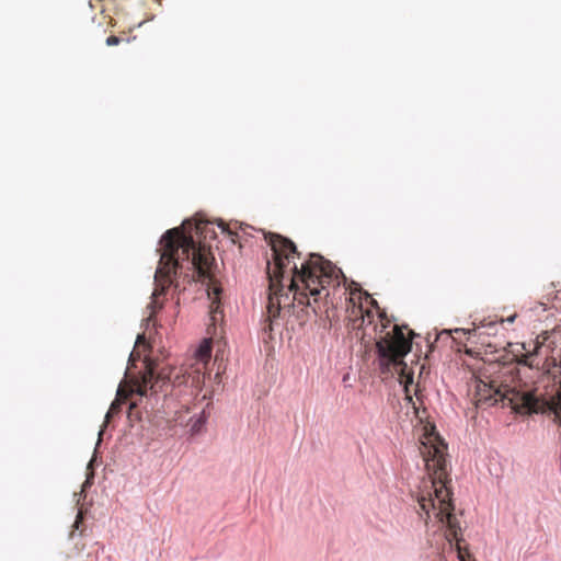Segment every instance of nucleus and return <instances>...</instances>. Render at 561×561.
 <instances>
[{"instance_id": "obj_3", "label": "nucleus", "mask_w": 561, "mask_h": 561, "mask_svg": "<svg viewBox=\"0 0 561 561\" xmlns=\"http://www.w3.org/2000/svg\"><path fill=\"white\" fill-rule=\"evenodd\" d=\"M424 434L420 440V454L425 462L428 479L423 480L416 495L420 507L419 514L430 518L433 511L435 517L442 524H446V538L448 541L456 540V548L460 561H469L471 558L468 549L462 548L460 541L461 528L457 517L454 515V505L451 503V492L447 486L449 473L447 470V445L435 432V427H424Z\"/></svg>"}, {"instance_id": "obj_13", "label": "nucleus", "mask_w": 561, "mask_h": 561, "mask_svg": "<svg viewBox=\"0 0 561 561\" xmlns=\"http://www.w3.org/2000/svg\"><path fill=\"white\" fill-rule=\"evenodd\" d=\"M82 523H83V513H82V511H79V512H78V514H77V516H76V520H75V523H73V525H72V528H73V529H72V531H71L70 536H72V535H73L75 529H79V527H80V525H81Z\"/></svg>"}, {"instance_id": "obj_17", "label": "nucleus", "mask_w": 561, "mask_h": 561, "mask_svg": "<svg viewBox=\"0 0 561 561\" xmlns=\"http://www.w3.org/2000/svg\"><path fill=\"white\" fill-rule=\"evenodd\" d=\"M515 317H516L515 314H514V316H511V317H508V318L506 319V321H507V322H513V321H514V319H515Z\"/></svg>"}, {"instance_id": "obj_11", "label": "nucleus", "mask_w": 561, "mask_h": 561, "mask_svg": "<svg viewBox=\"0 0 561 561\" xmlns=\"http://www.w3.org/2000/svg\"><path fill=\"white\" fill-rule=\"evenodd\" d=\"M141 348H144V350L147 348V342H146V337H145L144 334H139L137 336L134 350H133V352L130 353V356H129V362L135 363L136 360L140 359V357H141Z\"/></svg>"}, {"instance_id": "obj_10", "label": "nucleus", "mask_w": 561, "mask_h": 561, "mask_svg": "<svg viewBox=\"0 0 561 561\" xmlns=\"http://www.w3.org/2000/svg\"><path fill=\"white\" fill-rule=\"evenodd\" d=\"M496 327V322H489L488 324L482 323L481 325L472 329V330H465V329H456L455 332H462L463 334H468V340L473 337L481 339L484 334H490L491 331H493Z\"/></svg>"}, {"instance_id": "obj_8", "label": "nucleus", "mask_w": 561, "mask_h": 561, "mask_svg": "<svg viewBox=\"0 0 561 561\" xmlns=\"http://www.w3.org/2000/svg\"><path fill=\"white\" fill-rule=\"evenodd\" d=\"M211 337L204 339L190 359L184 374L191 379L192 386L201 388L209 375L208 365L211 357Z\"/></svg>"}, {"instance_id": "obj_12", "label": "nucleus", "mask_w": 561, "mask_h": 561, "mask_svg": "<svg viewBox=\"0 0 561 561\" xmlns=\"http://www.w3.org/2000/svg\"><path fill=\"white\" fill-rule=\"evenodd\" d=\"M219 227L221 228L222 232H226L230 237L233 243L237 242V233L232 232L225 222H220Z\"/></svg>"}, {"instance_id": "obj_1", "label": "nucleus", "mask_w": 561, "mask_h": 561, "mask_svg": "<svg viewBox=\"0 0 561 561\" xmlns=\"http://www.w3.org/2000/svg\"><path fill=\"white\" fill-rule=\"evenodd\" d=\"M270 245L273 252V267L267 262L270 280L267 297V320L272 323L279 317L280 310L290 307L296 300L307 305L314 313L321 310L329 296L328 285L333 280L340 285L341 270L323 256L310 253L300 267L293 260L300 256L295 243L280 234H271Z\"/></svg>"}, {"instance_id": "obj_7", "label": "nucleus", "mask_w": 561, "mask_h": 561, "mask_svg": "<svg viewBox=\"0 0 561 561\" xmlns=\"http://www.w3.org/2000/svg\"><path fill=\"white\" fill-rule=\"evenodd\" d=\"M165 376L161 373L156 375V367L148 360H146V370L144 371L141 379L136 380L134 386L127 390L124 387H119L117 390L116 400L111 404L108 412L106 413V421H108L114 414L118 413L121 404L125 403L126 400L134 393H137L140 398L147 397L148 392H158V383L160 380H164Z\"/></svg>"}, {"instance_id": "obj_18", "label": "nucleus", "mask_w": 561, "mask_h": 561, "mask_svg": "<svg viewBox=\"0 0 561 561\" xmlns=\"http://www.w3.org/2000/svg\"><path fill=\"white\" fill-rule=\"evenodd\" d=\"M371 305L378 308V306H377V301H376V300H374V299H371Z\"/></svg>"}, {"instance_id": "obj_16", "label": "nucleus", "mask_w": 561, "mask_h": 561, "mask_svg": "<svg viewBox=\"0 0 561 561\" xmlns=\"http://www.w3.org/2000/svg\"><path fill=\"white\" fill-rule=\"evenodd\" d=\"M137 405H138V403H137V402H131V403H130V405H129V412H128V416H129V417H133V415H134L133 410H134Z\"/></svg>"}, {"instance_id": "obj_2", "label": "nucleus", "mask_w": 561, "mask_h": 561, "mask_svg": "<svg viewBox=\"0 0 561 561\" xmlns=\"http://www.w3.org/2000/svg\"><path fill=\"white\" fill-rule=\"evenodd\" d=\"M159 251L160 260L154 274L156 288L149 305L151 313L148 321L158 309L162 308L163 302L160 301V297L170 286L174 285L178 288L179 285L174 284L176 276L184 275L190 282L207 284L208 296H215L210 304V320L213 330L216 331L215 324L221 316L219 311L221 288L216 282V262L210 248L202 243L197 244L192 234H186L180 228H173L162 236Z\"/></svg>"}, {"instance_id": "obj_15", "label": "nucleus", "mask_w": 561, "mask_h": 561, "mask_svg": "<svg viewBox=\"0 0 561 561\" xmlns=\"http://www.w3.org/2000/svg\"><path fill=\"white\" fill-rule=\"evenodd\" d=\"M119 43H121V38L115 35H111L106 38L107 46H115V45H118Z\"/></svg>"}, {"instance_id": "obj_14", "label": "nucleus", "mask_w": 561, "mask_h": 561, "mask_svg": "<svg viewBox=\"0 0 561 561\" xmlns=\"http://www.w3.org/2000/svg\"><path fill=\"white\" fill-rule=\"evenodd\" d=\"M208 222L199 221L195 225L196 234H204L207 232Z\"/></svg>"}, {"instance_id": "obj_9", "label": "nucleus", "mask_w": 561, "mask_h": 561, "mask_svg": "<svg viewBox=\"0 0 561 561\" xmlns=\"http://www.w3.org/2000/svg\"><path fill=\"white\" fill-rule=\"evenodd\" d=\"M355 288L354 289H351V297H350V302L353 304V307L350 311V320L352 321V327L353 329H356V328H362L366 321H368V323H371L373 319H374V313L366 309L364 310L362 305H356L354 302V296L356 293H358V298L360 299L362 295H365L366 298H370L368 293H363L360 288H358V285L356 283H353Z\"/></svg>"}, {"instance_id": "obj_6", "label": "nucleus", "mask_w": 561, "mask_h": 561, "mask_svg": "<svg viewBox=\"0 0 561 561\" xmlns=\"http://www.w3.org/2000/svg\"><path fill=\"white\" fill-rule=\"evenodd\" d=\"M554 352L556 343L551 341V334L545 331L535 340L533 352L527 351V353L523 355V359H520L519 363L533 367L535 365V358L542 357V367L546 369L547 374H549L552 378H556L557 369L561 368V348L557 352L556 355ZM539 364L540 360L536 363V366H539Z\"/></svg>"}, {"instance_id": "obj_4", "label": "nucleus", "mask_w": 561, "mask_h": 561, "mask_svg": "<svg viewBox=\"0 0 561 561\" xmlns=\"http://www.w3.org/2000/svg\"><path fill=\"white\" fill-rule=\"evenodd\" d=\"M514 370V366L499 359L484 364L476 379L473 401L477 408L485 409L502 402L520 414L551 412L561 423V380L556 396L543 400L524 389L513 376Z\"/></svg>"}, {"instance_id": "obj_5", "label": "nucleus", "mask_w": 561, "mask_h": 561, "mask_svg": "<svg viewBox=\"0 0 561 561\" xmlns=\"http://www.w3.org/2000/svg\"><path fill=\"white\" fill-rule=\"evenodd\" d=\"M381 330L376 340L379 366L382 373L397 374L399 381L404 386L407 400L413 403L409 386L413 383V371L408 368L403 357L411 351L413 332L407 327L393 324L385 313H380Z\"/></svg>"}]
</instances>
